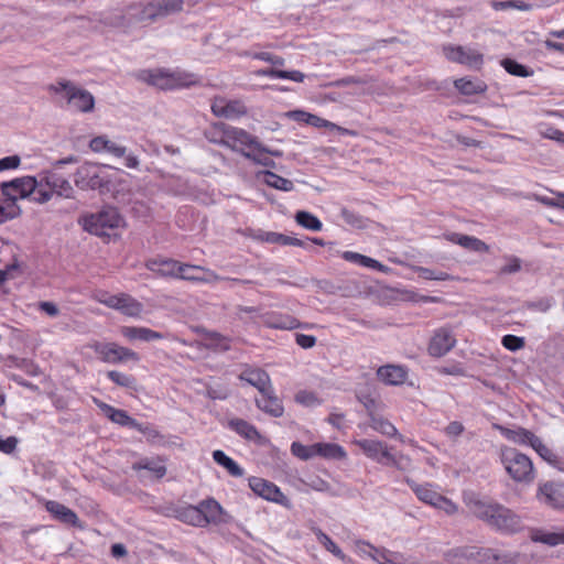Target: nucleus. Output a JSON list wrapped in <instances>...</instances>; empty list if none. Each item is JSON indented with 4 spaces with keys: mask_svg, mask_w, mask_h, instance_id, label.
Here are the masks:
<instances>
[{
    "mask_svg": "<svg viewBox=\"0 0 564 564\" xmlns=\"http://www.w3.org/2000/svg\"><path fill=\"white\" fill-rule=\"evenodd\" d=\"M184 0H153L147 4H132L124 14H115L111 25L126 26L132 22L156 21L183 10Z\"/></svg>",
    "mask_w": 564,
    "mask_h": 564,
    "instance_id": "f257e3e1",
    "label": "nucleus"
},
{
    "mask_svg": "<svg viewBox=\"0 0 564 564\" xmlns=\"http://www.w3.org/2000/svg\"><path fill=\"white\" fill-rule=\"evenodd\" d=\"M469 507L476 518L496 530L516 532L520 529L519 517L502 505L475 500Z\"/></svg>",
    "mask_w": 564,
    "mask_h": 564,
    "instance_id": "f03ea898",
    "label": "nucleus"
},
{
    "mask_svg": "<svg viewBox=\"0 0 564 564\" xmlns=\"http://www.w3.org/2000/svg\"><path fill=\"white\" fill-rule=\"evenodd\" d=\"M138 78L161 89L188 88L199 83V77L184 70H167L164 68L142 69Z\"/></svg>",
    "mask_w": 564,
    "mask_h": 564,
    "instance_id": "7ed1b4c3",
    "label": "nucleus"
},
{
    "mask_svg": "<svg viewBox=\"0 0 564 564\" xmlns=\"http://www.w3.org/2000/svg\"><path fill=\"white\" fill-rule=\"evenodd\" d=\"M500 462L512 480L531 484L535 478L533 463L525 454L513 447L503 446L500 449Z\"/></svg>",
    "mask_w": 564,
    "mask_h": 564,
    "instance_id": "20e7f679",
    "label": "nucleus"
},
{
    "mask_svg": "<svg viewBox=\"0 0 564 564\" xmlns=\"http://www.w3.org/2000/svg\"><path fill=\"white\" fill-rule=\"evenodd\" d=\"M82 224L86 231L99 237L116 235V230L126 225L123 217L115 207H105L97 213L86 215L82 218Z\"/></svg>",
    "mask_w": 564,
    "mask_h": 564,
    "instance_id": "39448f33",
    "label": "nucleus"
},
{
    "mask_svg": "<svg viewBox=\"0 0 564 564\" xmlns=\"http://www.w3.org/2000/svg\"><path fill=\"white\" fill-rule=\"evenodd\" d=\"M52 90L56 94H63L67 105L80 112H90L95 107L94 96L86 89H82L67 80L57 82L52 86Z\"/></svg>",
    "mask_w": 564,
    "mask_h": 564,
    "instance_id": "423d86ee",
    "label": "nucleus"
},
{
    "mask_svg": "<svg viewBox=\"0 0 564 564\" xmlns=\"http://www.w3.org/2000/svg\"><path fill=\"white\" fill-rule=\"evenodd\" d=\"M88 348L93 349L98 358L106 364H124L128 361H140L138 352L130 348L119 346L116 343H105L94 340L87 345Z\"/></svg>",
    "mask_w": 564,
    "mask_h": 564,
    "instance_id": "0eeeda50",
    "label": "nucleus"
},
{
    "mask_svg": "<svg viewBox=\"0 0 564 564\" xmlns=\"http://www.w3.org/2000/svg\"><path fill=\"white\" fill-rule=\"evenodd\" d=\"M40 187H42V181L30 175L0 183L2 195L15 204L19 199L28 198L31 194L36 195Z\"/></svg>",
    "mask_w": 564,
    "mask_h": 564,
    "instance_id": "6e6552de",
    "label": "nucleus"
},
{
    "mask_svg": "<svg viewBox=\"0 0 564 564\" xmlns=\"http://www.w3.org/2000/svg\"><path fill=\"white\" fill-rule=\"evenodd\" d=\"M405 482L410 486V488L422 502L436 509L443 510L446 514L449 516L456 513L457 506L452 500L433 489L432 485H419L410 478H406Z\"/></svg>",
    "mask_w": 564,
    "mask_h": 564,
    "instance_id": "1a4fd4ad",
    "label": "nucleus"
},
{
    "mask_svg": "<svg viewBox=\"0 0 564 564\" xmlns=\"http://www.w3.org/2000/svg\"><path fill=\"white\" fill-rule=\"evenodd\" d=\"M39 181H42V187L36 192V196L33 200L40 204H44L52 198L53 193L65 198L73 196V186L70 183L56 174L47 173L42 176Z\"/></svg>",
    "mask_w": 564,
    "mask_h": 564,
    "instance_id": "9d476101",
    "label": "nucleus"
},
{
    "mask_svg": "<svg viewBox=\"0 0 564 564\" xmlns=\"http://www.w3.org/2000/svg\"><path fill=\"white\" fill-rule=\"evenodd\" d=\"M74 182L80 189H97L104 187L108 180L99 164L85 162L76 170Z\"/></svg>",
    "mask_w": 564,
    "mask_h": 564,
    "instance_id": "9b49d317",
    "label": "nucleus"
},
{
    "mask_svg": "<svg viewBox=\"0 0 564 564\" xmlns=\"http://www.w3.org/2000/svg\"><path fill=\"white\" fill-rule=\"evenodd\" d=\"M443 53L448 61L471 69L478 70L484 64V54L468 46L446 45L443 47Z\"/></svg>",
    "mask_w": 564,
    "mask_h": 564,
    "instance_id": "f8f14e48",
    "label": "nucleus"
},
{
    "mask_svg": "<svg viewBox=\"0 0 564 564\" xmlns=\"http://www.w3.org/2000/svg\"><path fill=\"white\" fill-rule=\"evenodd\" d=\"M221 144L241 153L245 148L249 151L253 147H259V141L243 129L227 127L224 129Z\"/></svg>",
    "mask_w": 564,
    "mask_h": 564,
    "instance_id": "ddd939ff",
    "label": "nucleus"
},
{
    "mask_svg": "<svg viewBox=\"0 0 564 564\" xmlns=\"http://www.w3.org/2000/svg\"><path fill=\"white\" fill-rule=\"evenodd\" d=\"M249 487L256 495L265 500L280 505H285L288 501V498L282 494L276 485L263 478H249Z\"/></svg>",
    "mask_w": 564,
    "mask_h": 564,
    "instance_id": "4468645a",
    "label": "nucleus"
},
{
    "mask_svg": "<svg viewBox=\"0 0 564 564\" xmlns=\"http://www.w3.org/2000/svg\"><path fill=\"white\" fill-rule=\"evenodd\" d=\"M456 344V338L452 329L442 327L437 329L431 338L429 354L433 357L446 355Z\"/></svg>",
    "mask_w": 564,
    "mask_h": 564,
    "instance_id": "2eb2a0df",
    "label": "nucleus"
},
{
    "mask_svg": "<svg viewBox=\"0 0 564 564\" xmlns=\"http://www.w3.org/2000/svg\"><path fill=\"white\" fill-rule=\"evenodd\" d=\"M239 379L254 387L260 394L270 392L272 387L269 373L260 368L246 367L239 375Z\"/></svg>",
    "mask_w": 564,
    "mask_h": 564,
    "instance_id": "dca6fc26",
    "label": "nucleus"
},
{
    "mask_svg": "<svg viewBox=\"0 0 564 564\" xmlns=\"http://www.w3.org/2000/svg\"><path fill=\"white\" fill-rule=\"evenodd\" d=\"M212 111L217 117L231 119L245 115L247 110L240 101H228L225 98H215L212 104Z\"/></svg>",
    "mask_w": 564,
    "mask_h": 564,
    "instance_id": "f3484780",
    "label": "nucleus"
},
{
    "mask_svg": "<svg viewBox=\"0 0 564 564\" xmlns=\"http://www.w3.org/2000/svg\"><path fill=\"white\" fill-rule=\"evenodd\" d=\"M409 371L400 365H386L377 370L378 378L388 386H401L405 382Z\"/></svg>",
    "mask_w": 564,
    "mask_h": 564,
    "instance_id": "a211bd4d",
    "label": "nucleus"
},
{
    "mask_svg": "<svg viewBox=\"0 0 564 564\" xmlns=\"http://www.w3.org/2000/svg\"><path fill=\"white\" fill-rule=\"evenodd\" d=\"M262 323L269 328L275 329H295L302 327V324L293 316L279 312H269L261 316Z\"/></svg>",
    "mask_w": 564,
    "mask_h": 564,
    "instance_id": "6ab92c4d",
    "label": "nucleus"
},
{
    "mask_svg": "<svg viewBox=\"0 0 564 564\" xmlns=\"http://www.w3.org/2000/svg\"><path fill=\"white\" fill-rule=\"evenodd\" d=\"M181 262L173 259H151L147 262V268L153 273L164 278H178Z\"/></svg>",
    "mask_w": 564,
    "mask_h": 564,
    "instance_id": "aec40b11",
    "label": "nucleus"
},
{
    "mask_svg": "<svg viewBox=\"0 0 564 564\" xmlns=\"http://www.w3.org/2000/svg\"><path fill=\"white\" fill-rule=\"evenodd\" d=\"M198 508L202 513V523L203 527H206L209 523H221L225 522L223 519L224 509L223 507L213 498L205 499L198 503Z\"/></svg>",
    "mask_w": 564,
    "mask_h": 564,
    "instance_id": "412c9836",
    "label": "nucleus"
},
{
    "mask_svg": "<svg viewBox=\"0 0 564 564\" xmlns=\"http://www.w3.org/2000/svg\"><path fill=\"white\" fill-rule=\"evenodd\" d=\"M256 404L261 411L273 417L283 415L284 408L280 399L275 395L273 387L270 388V392L261 393V397L256 399Z\"/></svg>",
    "mask_w": 564,
    "mask_h": 564,
    "instance_id": "4be33fe9",
    "label": "nucleus"
},
{
    "mask_svg": "<svg viewBox=\"0 0 564 564\" xmlns=\"http://www.w3.org/2000/svg\"><path fill=\"white\" fill-rule=\"evenodd\" d=\"M480 553L476 546H463L448 551L446 558L452 564H474L481 561Z\"/></svg>",
    "mask_w": 564,
    "mask_h": 564,
    "instance_id": "5701e85b",
    "label": "nucleus"
},
{
    "mask_svg": "<svg viewBox=\"0 0 564 564\" xmlns=\"http://www.w3.org/2000/svg\"><path fill=\"white\" fill-rule=\"evenodd\" d=\"M45 509L47 512H50L55 519L58 521L70 524L73 527H79V520L77 514L69 509L68 507L64 506L63 503L55 501V500H47L45 502Z\"/></svg>",
    "mask_w": 564,
    "mask_h": 564,
    "instance_id": "b1692460",
    "label": "nucleus"
},
{
    "mask_svg": "<svg viewBox=\"0 0 564 564\" xmlns=\"http://www.w3.org/2000/svg\"><path fill=\"white\" fill-rule=\"evenodd\" d=\"M539 500L552 508H564V495L561 489L552 482H546L539 488Z\"/></svg>",
    "mask_w": 564,
    "mask_h": 564,
    "instance_id": "393cba45",
    "label": "nucleus"
},
{
    "mask_svg": "<svg viewBox=\"0 0 564 564\" xmlns=\"http://www.w3.org/2000/svg\"><path fill=\"white\" fill-rule=\"evenodd\" d=\"M361 545L373 551V553H369V557L378 564H403L402 553L393 552L384 547H376L368 542H362Z\"/></svg>",
    "mask_w": 564,
    "mask_h": 564,
    "instance_id": "a878e982",
    "label": "nucleus"
},
{
    "mask_svg": "<svg viewBox=\"0 0 564 564\" xmlns=\"http://www.w3.org/2000/svg\"><path fill=\"white\" fill-rule=\"evenodd\" d=\"M447 239L451 242L459 245L460 247H463L469 251L479 252V253L489 251V246L485 241H482L474 236L453 232L447 236Z\"/></svg>",
    "mask_w": 564,
    "mask_h": 564,
    "instance_id": "bb28decb",
    "label": "nucleus"
},
{
    "mask_svg": "<svg viewBox=\"0 0 564 564\" xmlns=\"http://www.w3.org/2000/svg\"><path fill=\"white\" fill-rule=\"evenodd\" d=\"M369 426L387 437L398 438L401 443H405L404 436L398 432L397 427L381 415H372L369 421Z\"/></svg>",
    "mask_w": 564,
    "mask_h": 564,
    "instance_id": "cd10ccee",
    "label": "nucleus"
},
{
    "mask_svg": "<svg viewBox=\"0 0 564 564\" xmlns=\"http://www.w3.org/2000/svg\"><path fill=\"white\" fill-rule=\"evenodd\" d=\"M121 334L129 340L138 339L142 341H152L163 338V335L161 333L152 330L147 327L123 326L121 328Z\"/></svg>",
    "mask_w": 564,
    "mask_h": 564,
    "instance_id": "c85d7f7f",
    "label": "nucleus"
},
{
    "mask_svg": "<svg viewBox=\"0 0 564 564\" xmlns=\"http://www.w3.org/2000/svg\"><path fill=\"white\" fill-rule=\"evenodd\" d=\"M98 406L111 422L121 426H138L137 420L131 417L124 410L116 409L104 402L98 403Z\"/></svg>",
    "mask_w": 564,
    "mask_h": 564,
    "instance_id": "c756f323",
    "label": "nucleus"
},
{
    "mask_svg": "<svg viewBox=\"0 0 564 564\" xmlns=\"http://www.w3.org/2000/svg\"><path fill=\"white\" fill-rule=\"evenodd\" d=\"M228 426L247 441L260 443L262 438L257 427L242 419L230 420Z\"/></svg>",
    "mask_w": 564,
    "mask_h": 564,
    "instance_id": "7c9ffc66",
    "label": "nucleus"
},
{
    "mask_svg": "<svg viewBox=\"0 0 564 564\" xmlns=\"http://www.w3.org/2000/svg\"><path fill=\"white\" fill-rule=\"evenodd\" d=\"M241 154L247 158V159H250L252 160L253 162H256L257 164H260V165H263V166H267V167H272L274 166V162L273 160L269 156V154H272V155H280V152L278 151H270L268 149H265L260 142H259V147H253L251 150L249 151H246V150H241Z\"/></svg>",
    "mask_w": 564,
    "mask_h": 564,
    "instance_id": "2f4dec72",
    "label": "nucleus"
},
{
    "mask_svg": "<svg viewBox=\"0 0 564 564\" xmlns=\"http://www.w3.org/2000/svg\"><path fill=\"white\" fill-rule=\"evenodd\" d=\"M343 258L348 262H352V263H356L358 265L366 267V268H371L379 272L387 273L390 270L387 265L382 264L381 262H379L370 257L360 254L358 252L345 251L343 253Z\"/></svg>",
    "mask_w": 564,
    "mask_h": 564,
    "instance_id": "473e14b6",
    "label": "nucleus"
},
{
    "mask_svg": "<svg viewBox=\"0 0 564 564\" xmlns=\"http://www.w3.org/2000/svg\"><path fill=\"white\" fill-rule=\"evenodd\" d=\"M455 88L465 96L484 94L487 90L485 82L479 79H469L467 77L458 78L454 82Z\"/></svg>",
    "mask_w": 564,
    "mask_h": 564,
    "instance_id": "72a5a7b5",
    "label": "nucleus"
},
{
    "mask_svg": "<svg viewBox=\"0 0 564 564\" xmlns=\"http://www.w3.org/2000/svg\"><path fill=\"white\" fill-rule=\"evenodd\" d=\"M135 471L148 470L154 475L155 478H163L166 474V467L161 458H142L132 465Z\"/></svg>",
    "mask_w": 564,
    "mask_h": 564,
    "instance_id": "f704fd0d",
    "label": "nucleus"
},
{
    "mask_svg": "<svg viewBox=\"0 0 564 564\" xmlns=\"http://www.w3.org/2000/svg\"><path fill=\"white\" fill-rule=\"evenodd\" d=\"M19 270L17 260L12 257L11 252L0 250V283L12 279L14 273Z\"/></svg>",
    "mask_w": 564,
    "mask_h": 564,
    "instance_id": "c9c22d12",
    "label": "nucleus"
},
{
    "mask_svg": "<svg viewBox=\"0 0 564 564\" xmlns=\"http://www.w3.org/2000/svg\"><path fill=\"white\" fill-rule=\"evenodd\" d=\"M502 434L509 441L520 445L532 446L533 440L536 438V436L532 432L522 427H518L516 430L502 429Z\"/></svg>",
    "mask_w": 564,
    "mask_h": 564,
    "instance_id": "e433bc0d",
    "label": "nucleus"
},
{
    "mask_svg": "<svg viewBox=\"0 0 564 564\" xmlns=\"http://www.w3.org/2000/svg\"><path fill=\"white\" fill-rule=\"evenodd\" d=\"M213 458L218 465L226 468L231 476L241 477L243 475V469L232 458L227 456L223 451H214Z\"/></svg>",
    "mask_w": 564,
    "mask_h": 564,
    "instance_id": "4c0bfd02",
    "label": "nucleus"
},
{
    "mask_svg": "<svg viewBox=\"0 0 564 564\" xmlns=\"http://www.w3.org/2000/svg\"><path fill=\"white\" fill-rule=\"evenodd\" d=\"M315 456L325 458L341 459L346 456L344 448L333 443H316L314 444Z\"/></svg>",
    "mask_w": 564,
    "mask_h": 564,
    "instance_id": "58836bf2",
    "label": "nucleus"
},
{
    "mask_svg": "<svg viewBox=\"0 0 564 564\" xmlns=\"http://www.w3.org/2000/svg\"><path fill=\"white\" fill-rule=\"evenodd\" d=\"M263 182L276 189L283 192H291L294 189V184L292 181L284 178L273 172L264 171L261 173Z\"/></svg>",
    "mask_w": 564,
    "mask_h": 564,
    "instance_id": "ea45409f",
    "label": "nucleus"
},
{
    "mask_svg": "<svg viewBox=\"0 0 564 564\" xmlns=\"http://www.w3.org/2000/svg\"><path fill=\"white\" fill-rule=\"evenodd\" d=\"M177 518L183 521L184 523L194 525V527H200L203 528L202 523V513L200 509L197 506H186L177 511Z\"/></svg>",
    "mask_w": 564,
    "mask_h": 564,
    "instance_id": "a19ab883",
    "label": "nucleus"
},
{
    "mask_svg": "<svg viewBox=\"0 0 564 564\" xmlns=\"http://www.w3.org/2000/svg\"><path fill=\"white\" fill-rule=\"evenodd\" d=\"M118 311L122 312L124 315L137 317L142 313L143 305L132 296L121 293Z\"/></svg>",
    "mask_w": 564,
    "mask_h": 564,
    "instance_id": "79ce46f5",
    "label": "nucleus"
},
{
    "mask_svg": "<svg viewBox=\"0 0 564 564\" xmlns=\"http://www.w3.org/2000/svg\"><path fill=\"white\" fill-rule=\"evenodd\" d=\"M355 444L364 452V454L368 458L373 459V460L376 458H379L380 452L386 446V444L382 443L381 441L368 440V438L357 440V441H355Z\"/></svg>",
    "mask_w": 564,
    "mask_h": 564,
    "instance_id": "37998d69",
    "label": "nucleus"
},
{
    "mask_svg": "<svg viewBox=\"0 0 564 564\" xmlns=\"http://www.w3.org/2000/svg\"><path fill=\"white\" fill-rule=\"evenodd\" d=\"M262 239L270 243H278L282 246H296L306 247V242L295 237L286 236L278 232H265Z\"/></svg>",
    "mask_w": 564,
    "mask_h": 564,
    "instance_id": "c03bdc74",
    "label": "nucleus"
},
{
    "mask_svg": "<svg viewBox=\"0 0 564 564\" xmlns=\"http://www.w3.org/2000/svg\"><path fill=\"white\" fill-rule=\"evenodd\" d=\"M21 213L18 204L11 203L7 197L3 200L0 199V225L19 217Z\"/></svg>",
    "mask_w": 564,
    "mask_h": 564,
    "instance_id": "a18cd8bd",
    "label": "nucleus"
},
{
    "mask_svg": "<svg viewBox=\"0 0 564 564\" xmlns=\"http://www.w3.org/2000/svg\"><path fill=\"white\" fill-rule=\"evenodd\" d=\"M296 223L305 229L319 231L323 227L322 221L313 214L300 210L295 215Z\"/></svg>",
    "mask_w": 564,
    "mask_h": 564,
    "instance_id": "49530a36",
    "label": "nucleus"
},
{
    "mask_svg": "<svg viewBox=\"0 0 564 564\" xmlns=\"http://www.w3.org/2000/svg\"><path fill=\"white\" fill-rule=\"evenodd\" d=\"M107 377L110 381L119 387L137 390V379L131 375H127L117 370H109L107 372Z\"/></svg>",
    "mask_w": 564,
    "mask_h": 564,
    "instance_id": "de8ad7c7",
    "label": "nucleus"
},
{
    "mask_svg": "<svg viewBox=\"0 0 564 564\" xmlns=\"http://www.w3.org/2000/svg\"><path fill=\"white\" fill-rule=\"evenodd\" d=\"M316 536L318 542L334 556L339 558L343 562H346L348 557L346 554L341 551V549L322 530L316 531Z\"/></svg>",
    "mask_w": 564,
    "mask_h": 564,
    "instance_id": "09e8293b",
    "label": "nucleus"
},
{
    "mask_svg": "<svg viewBox=\"0 0 564 564\" xmlns=\"http://www.w3.org/2000/svg\"><path fill=\"white\" fill-rule=\"evenodd\" d=\"M200 271H202V275H200L199 283L213 284L218 281H228V282L238 283V284L250 283L249 280H241V279L229 278V276H220V275L216 274L214 271H212L210 269H207L205 267H203V270H200Z\"/></svg>",
    "mask_w": 564,
    "mask_h": 564,
    "instance_id": "8fccbe9b",
    "label": "nucleus"
},
{
    "mask_svg": "<svg viewBox=\"0 0 564 564\" xmlns=\"http://www.w3.org/2000/svg\"><path fill=\"white\" fill-rule=\"evenodd\" d=\"M533 541L541 542L550 546L564 544V529L558 532L540 531L532 536Z\"/></svg>",
    "mask_w": 564,
    "mask_h": 564,
    "instance_id": "3c124183",
    "label": "nucleus"
},
{
    "mask_svg": "<svg viewBox=\"0 0 564 564\" xmlns=\"http://www.w3.org/2000/svg\"><path fill=\"white\" fill-rule=\"evenodd\" d=\"M491 7L496 11L517 9L520 11H530L533 9V4L527 3L521 0H506V1H492Z\"/></svg>",
    "mask_w": 564,
    "mask_h": 564,
    "instance_id": "603ef678",
    "label": "nucleus"
},
{
    "mask_svg": "<svg viewBox=\"0 0 564 564\" xmlns=\"http://www.w3.org/2000/svg\"><path fill=\"white\" fill-rule=\"evenodd\" d=\"M200 270H203L202 265L182 263L177 279L199 283L202 275Z\"/></svg>",
    "mask_w": 564,
    "mask_h": 564,
    "instance_id": "864d4df0",
    "label": "nucleus"
},
{
    "mask_svg": "<svg viewBox=\"0 0 564 564\" xmlns=\"http://www.w3.org/2000/svg\"><path fill=\"white\" fill-rule=\"evenodd\" d=\"M501 65L509 74L514 76L528 77L532 75V70H529L528 67L511 58H505Z\"/></svg>",
    "mask_w": 564,
    "mask_h": 564,
    "instance_id": "5fc2aeb1",
    "label": "nucleus"
},
{
    "mask_svg": "<svg viewBox=\"0 0 564 564\" xmlns=\"http://www.w3.org/2000/svg\"><path fill=\"white\" fill-rule=\"evenodd\" d=\"M531 447L550 464L554 465L557 462V456L538 436Z\"/></svg>",
    "mask_w": 564,
    "mask_h": 564,
    "instance_id": "6e6d98bb",
    "label": "nucleus"
},
{
    "mask_svg": "<svg viewBox=\"0 0 564 564\" xmlns=\"http://www.w3.org/2000/svg\"><path fill=\"white\" fill-rule=\"evenodd\" d=\"M292 117L296 120L304 121L308 124L315 126V127H326L332 124L325 119H322L317 116L307 113L305 111H293Z\"/></svg>",
    "mask_w": 564,
    "mask_h": 564,
    "instance_id": "4d7b16f0",
    "label": "nucleus"
},
{
    "mask_svg": "<svg viewBox=\"0 0 564 564\" xmlns=\"http://www.w3.org/2000/svg\"><path fill=\"white\" fill-rule=\"evenodd\" d=\"M414 270L424 280L446 281L449 279V274L443 271H435L424 267H416Z\"/></svg>",
    "mask_w": 564,
    "mask_h": 564,
    "instance_id": "13d9d810",
    "label": "nucleus"
},
{
    "mask_svg": "<svg viewBox=\"0 0 564 564\" xmlns=\"http://www.w3.org/2000/svg\"><path fill=\"white\" fill-rule=\"evenodd\" d=\"M314 444L306 446L300 442H293L291 445V452L294 456L307 460L315 456Z\"/></svg>",
    "mask_w": 564,
    "mask_h": 564,
    "instance_id": "bf43d9fd",
    "label": "nucleus"
},
{
    "mask_svg": "<svg viewBox=\"0 0 564 564\" xmlns=\"http://www.w3.org/2000/svg\"><path fill=\"white\" fill-rule=\"evenodd\" d=\"M502 346L510 350V351H517L524 347L525 341L523 337H518L516 335H505L501 339Z\"/></svg>",
    "mask_w": 564,
    "mask_h": 564,
    "instance_id": "052dcab7",
    "label": "nucleus"
},
{
    "mask_svg": "<svg viewBox=\"0 0 564 564\" xmlns=\"http://www.w3.org/2000/svg\"><path fill=\"white\" fill-rule=\"evenodd\" d=\"M295 401L305 406H316L321 403L314 392L306 390L299 391L295 394Z\"/></svg>",
    "mask_w": 564,
    "mask_h": 564,
    "instance_id": "680f3d73",
    "label": "nucleus"
},
{
    "mask_svg": "<svg viewBox=\"0 0 564 564\" xmlns=\"http://www.w3.org/2000/svg\"><path fill=\"white\" fill-rule=\"evenodd\" d=\"M521 270V260L517 257H508L507 263L500 269L501 274H512Z\"/></svg>",
    "mask_w": 564,
    "mask_h": 564,
    "instance_id": "e2e57ef3",
    "label": "nucleus"
},
{
    "mask_svg": "<svg viewBox=\"0 0 564 564\" xmlns=\"http://www.w3.org/2000/svg\"><path fill=\"white\" fill-rule=\"evenodd\" d=\"M401 471L409 470L411 468V459L404 454H398L393 456L391 465Z\"/></svg>",
    "mask_w": 564,
    "mask_h": 564,
    "instance_id": "0e129e2a",
    "label": "nucleus"
},
{
    "mask_svg": "<svg viewBox=\"0 0 564 564\" xmlns=\"http://www.w3.org/2000/svg\"><path fill=\"white\" fill-rule=\"evenodd\" d=\"M105 152L113 155L115 158H123L126 155L127 148L108 139Z\"/></svg>",
    "mask_w": 564,
    "mask_h": 564,
    "instance_id": "69168bd1",
    "label": "nucleus"
},
{
    "mask_svg": "<svg viewBox=\"0 0 564 564\" xmlns=\"http://www.w3.org/2000/svg\"><path fill=\"white\" fill-rule=\"evenodd\" d=\"M18 438L15 436H9L7 438H2L0 436V452L4 454H11L15 451L18 445Z\"/></svg>",
    "mask_w": 564,
    "mask_h": 564,
    "instance_id": "338daca9",
    "label": "nucleus"
},
{
    "mask_svg": "<svg viewBox=\"0 0 564 564\" xmlns=\"http://www.w3.org/2000/svg\"><path fill=\"white\" fill-rule=\"evenodd\" d=\"M209 338H210L213 345L223 351H226L230 348L229 339L227 337L220 335L219 333L210 334Z\"/></svg>",
    "mask_w": 564,
    "mask_h": 564,
    "instance_id": "774afa93",
    "label": "nucleus"
}]
</instances>
